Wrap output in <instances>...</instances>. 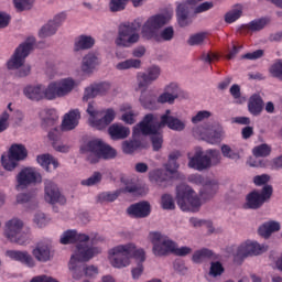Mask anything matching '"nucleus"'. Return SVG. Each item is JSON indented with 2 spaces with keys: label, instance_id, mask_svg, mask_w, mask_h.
<instances>
[{
  "label": "nucleus",
  "instance_id": "nucleus-52",
  "mask_svg": "<svg viewBox=\"0 0 282 282\" xmlns=\"http://www.w3.org/2000/svg\"><path fill=\"white\" fill-rule=\"evenodd\" d=\"M161 206L163 210H175V200L171 194H163L161 197Z\"/></svg>",
  "mask_w": 282,
  "mask_h": 282
},
{
  "label": "nucleus",
  "instance_id": "nucleus-43",
  "mask_svg": "<svg viewBox=\"0 0 282 282\" xmlns=\"http://www.w3.org/2000/svg\"><path fill=\"white\" fill-rule=\"evenodd\" d=\"M142 65V62L140 59H126L123 62H120L116 65V69L119 72H122L124 69H140V66Z\"/></svg>",
  "mask_w": 282,
  "mask_h": 282
},
{
  "label": "nucleus",
  "instance_id": "nucleus-55",
  "mask_svg": "<svg viewBox=\"0 0 282 282\" xmlns=\"http://www.w3.org/2000/svg\"><path fill=\"white\" fill-rule=\"evenodd\" d=\"M221 153L224 158H228L229 160H239L241 156L239 155V152L230 149V145L223 144L221 145Z\"/></svg>",
  "mask_w": 282,
  "mask_h": 282
},
{
  "label": "nucleus",
  "instance_id": "nucleus-27",
  "mask_svg": "<svg viewBox=\"0 0 282 282\" xmlns=\"http://www.w3.org/2000/svg\"><path fill=\"white\" fill-rule=\"evenodd\" d=\"M7 254L10 259H13V261H19L20 263H23V265H28V268H34V265H36L34 258H32L28 251L10 250L7 251Z\"/></svg>",
  "mask_w": 282,
  "mask_h": 282
},
{
  "label": "nucleus",
  "instance_id": "nucleus-62",
  "mask_svg": "<svg viewBox=\"0 0 282 282\" xmlns=\"http://www.w3.org/2000/svg\"><path fill=\"white\" fill-rule=\"evenodd\" d=\"M17 202L18 204H30V202H36V198L32 194L22 193L17 195Z\"/></svg>",
  "mask_w": 282,
  "mask_h": 282
},
{
  "label": "nucleus",
  "instance_id": "nucleus-13",
  "mask_svg": "<svg viewBox=\"0 0 282 282\" xmlns=\"http://www.w3.org/2000/svg\"><path fill=\"white\" fill-rule=\"evenodd\" d=\"M273 188L272 185H264L261 192L254 189L246 196L245 208L250 210H259L263 204L272 197Z\"/></svg>",
  "mask_w": 282,
  "mask_h": 282
},
{
  "label": "nucleus",
  "instance_id": "nucleus-41",
  "mask_svg": "<svg viewBox=\"0 0 282 282\" xmlns=\"http://www.w3.org/2000/svg\"><path fill=\"white\" fill-rule=\"evenodd\" d=\"M37 164H40L43 169L50 172V165H53V169H58V161L54 159L53 155L42 154L37 156Z\"/></svg>",
  "mask_w": 282,
  "mask_h": 282
},
{
  "label": "nucleus",
  "instance_id": "nucleus-1",
  "mask_svg": "<svg viewBox=\"0 0 282 282\" xmlns=\"http://www.w3.org/2000/svg\"><path fill=\"white\" fill-rule=\"evenodd\" d=\"M109 259L112 268H127L131 264V259L139 261L135 268H132V279L138 280L144 272L143 261H147V253L143 249H137L135 245H119L109 251Z\"/></svg>",
  "mask_w": 282,
  "mask_h": 282
},
{
  "label": "nucleus",
  "instance_id": "nucleus-44",
  "mask_svg": "<svg viewBox=\"0 0 282 282\" xmlns=\"http://www.w3.org/2000/svg\"><path fill=\"white\" fill-rule=\"evenodd\" d=\"M140 147H142L140 140H126L122 142L121 149L126 155H131V153H135Z\"/></svg>",
  "mask_w": 282,
  "mask_h": 282
},
{
  "label": "nucleus",
  "instance_id": "nucleus-21",
  "mask_svg": "<svg viewBox=\"0 0 282 282\" xmlns=\"http://www.w3.org/2000/svg\"><path fill=\"white\" fill-rule=\"evenodd\" d=\"M127 213L132 219H147L151 215V204L147 200L134 203L127 208Z\"/></svg>",
  "mask_w": 282,
  "mask_h": 282
},
{
  "label": "nucleus",
  "instance_id": "nucleus-11",
  "mask_svg": "<svg viewBox=\"0 0 282 282\" xmlns=\"http://www.w3.org/2000/svg\"><path fill=\"white\" fill-rule=\"evenodd\" d=\"M74 87H76V82L72 78H65L61 82H52L45 88L44 86V98L46 100H56V98H63L67 94H72Z\"/></svg>",
  "mask_w": 282,
  "mask_h": 282
},
{
  "label": "nucleus",
  "instance_id": "nucleus-14",
  "mask_svg": "<svg viewBox=\"0 0 282 282\" xmlns=\"http://www.w3.org/2000/svg\"><path fill=\"white\" fill-rule=\"evenodd\" d=\"M34 37H29L24 43L19 45L13 56L7 63L8 69H19V67H23L25 58L30 56V52H32L34 47Z\"/></svg>",
  "mask_w": 282,
  "mask_h": 282
},
{
  "label": "nucleus",
  "instance_id": "nucleus-45",
  "mask_svg": "<svg viewBox=\"0 0 282 282\" xmlns=\"http://www.w3.org/2000/svg\"><path fill=\"white\" fill-rule=\"evenodd\" d=\"M268 23H270V18H260L249 22L246 28L251 32H260V30H263Z\"/></svg>",
  "mask_w": 282,
  "mask_h": 282
},
{
  "label": "nucleus",
  "instance_id": "nucleus-2",
  "mask_svg": "<svg viewBox=\"0 0 282 282\" xmlns=\"http://www.w3.org/2000/svg\"><path fill=\"white\" fill-rule=\"evenodd\" d=\"M89 241V236L78 234L76 230H66L61 237V243L67 246L68 243H78L75 253L70 257L68 268L69 270H78V263L89 261L100 254L101 250L98 247H89L86 242Z\"/></svg>",
  "mask_w": 282,
  "mask_h": 282
},
{
  "label": "nucleus",
  "instance_id": "nucleus-9",
  "mask_svg": "<svg viewBox=\"0 0 282 282\" xmlns=\"http://www.w3.org/2000/svg\"><path fill=\"white\" fill-rule=\"evenodd\" d=\"M138 30H140L139 22L121 24L119 26L118 37L116 39V45L118 47H131V45L138 43L140 41Z\"/></svg>",
  "mask_w": 282,
  "mask_h": 282
},
{
  "label": "nucleus",
  "instance_id": "nucleus-49",
  "mask_svg": "<svg viewBox=\"0 0 282 282\" xmlns=\"http://www.w3.org/2000/svg\"><path fill=\"white\" fill-rule=\"evenodd\" d=\"M254 158H268L272 153V148L267 143H262L258 147H254L252 150Z\"/></svg>",
  "mask_w": 282,
  "mask_h": 282
},
{
  "label": "nucleus",
  "instance_id": "nucleus-34",
  "mask_svg": "<svg viewBox=\"0 0 282 282\" xmlns=\"http://www.w3.org/2000/svg\"><path fill=\"white\" fill-rule=\"evenodd\" d=\"M87 261H82L77 263L76 270H70L73 272V279H80L83 276V271L85 272L86 276H96L98 274V268L95 265H88L86 268H83L82 263H86Z\"/></svg>",
  "mask_w": 282,
  "mask_h": 282
},
{
  "label": "nucleus",
  "instance_id": "nucleus-35",
  "mask_svg": "<svg viewBox=\"0 0 282 282\" xmlns=\"http://www.w3.org/2000/svg\"><path fill=\"white\" fill-rule=\"evenodd\" d=\"M172 177L166 170H154L150 172V180L159 186H164V182H169Z\"/></svg>",
  "mask_w": 282,
  "mask_h": 282
},
{
  "label": "nucleus",
  "instance_id": "nucleus-48",
  "mask_svg": "<svg viewBox=\"0 0 282 282\" xmlns=\"http://www.w3.org/2000/svg\"><path fill=\"white\" fill-rule=\"evenodd\" d=\"M57 28L54 25V22L48 21L47 24L42 26L39 32L40 39H47V36H54L57 32Z\"/></svg>",
  "mask_w": 282,
  "mask_h": 282
},
{
  "label": "nucleus",
  "instance_id": "nucleus-61",
  "mask_svg": "<svg viewBox=\"0 0 282 282\" xmlns=\"http://www.w3.org/2000/svg\"><path fill=\"white\" fill-rule=\"evenodd\" d=\"M264 55H265V51L257 50L251 53H247V54L242 55V58H245L247 61H259V58H263Z\"/></svg>",
  "mask_w": 282,
  "mask_h": 282
},
{
  "label": "nucleus",
  "instance_id": "nucleus-26",
  "mask_svg": "<svg viewBox=\"0 0 282 282\" xmlns=\"http://www.w3.org/2000/svg\"><path fill=\"white\" fill-rule=\"evenodd\" d=\"M80 120V110L74 109L64 116L62 122V131H72L78 127V121Z\"/></svg>",
  "mask_w": 282,
  "mask_h": 282
},
{
  "label": "nucleus",
  "instance_id": "nucleus-32",
  "mask_svg": "<svg viewBox=\"0 0 282 282\" xmlns=\"http://www.w3.org/2000/svg\"><path fill=\"white\" fill-rule=\"evenodd\" d=\"M108 132L112 140H124V138H129L131 130L122 124L113 123L109 127Z\"/></svg>",
  "mask_w": 282,
  "mask_h": 282
},
{
  "label": "nucleus",
  "instance_id": "nucleus-22",
  "mask_svg": "<svg viewBox=\"0 0 282 282\" xmlns=\"http://www.w3.org/2000/svg\"><path fill=\"white\" fill-rule=\"evenodd\" d=\"M160 67L159 66H152L148 68V73H139L138 74V83H139V89H147L153 80H158L160 78Z\"/></svg>",
  "mask_w": 282,
  "mask_h": 282
},
{
  "label": "nucleus",
  "instance_id": "nucleus-53",
  "mask_svg": "<svg viewBox=\"0 0 282 282\" xmlns=\"http://www.w3.org/2000/svg\"><path fill=\"white\" fill-rule=\"evenodd\" d=\"M102 182V174L100 172H94V174L82 181L83 186H96V184H100Z\"/></svg>",
  "mask_w": 282,
  "mask_h": 282
},
{
  "label": "nucleus",
  "instance_id": "nucleus-30",
  "mask_svg": "<svg viewBox=\"0 0 282 282\" xmlns=\"http://www.w3.org/2000/svg\"><path fill=\"white\" fill-rule=\"evenodd\" d=\"M263 98L259 94H253L248 100V111L251 116H259L263 113Z\"/></svg>",
  "mask_w": 282,
  "mask_h": 282
},
{
  "label": "nucleus",
  "instance_id": "nucleus-50",
  "mask_svg": "<svg viewBox=\"0 0 282 282\" xmlns=\"http://www.w3.org/2000/svg\"><path fill=\"white\" fill-rule=\"evenodd\" d=\"M224 272H226V269L224 268V264H221V262L219 261L210 262L209 276L217 279V276H221Z\"/></svg>",
  "mask_w": 282,
  "mask_h": 282
},
{
  "label": "nucleus",
  "instance_id": "nucleus-57",
  "mask_svg": "<svg viewBox=\"0 0 282 282\" xmlns=\"http://www.w3.org/2000/svg\"><path fill=\"white\" fill-rule=\"evenodd\" d=\"M189 224H192V226H194V228H199L202 226H207V228L209 229V232H215V229H213V223L212 221L202 220L199 218H191Z\"/></svg>",
  "mask_w": 282,
  "mask_h": 282
},
{
  "label": "nucleus",
  "instance_id": "nucleus-51",
  "mask_svg": "<svg viewBox=\"0 0 282 282\" xmlns=\"http://www.w3.org/2000/svg\"><path fill=\"white\" fill-rule=\"evenodd\" d=\"M223 135H224V130L221 128L214 129L207 135V142L209 144H219V142H221Z\"/></svg>",
  "mask_w": 282,
  "mask_h": 282
},
{
  "label": "nucleus",
  "instance_id": "nucleus-28",
  "mask_svg": "<svg viewBox=\"0 0 282 282\" xmlns=\"http://www.w3.org/2000/svg\"><path fill=\"white\" fill-rule=\"evenodd\" d=\"M32 254L36 261L47 263V261L52 259V249L48 247V245L37 243L33 249Z\"/></svg>",
  "mask_w": 282,
  "mask_h": 282
},
{
  "label": "nucleus",
  "instance_id": "nucleus-36",
  "mask_svg": "<svg viewBox=\"0 0 282 282\" xmlns=\"http://www.w3.org/2000/svg\"><path fill=\"white\" fill-rule=\"evenodd\" d=\"M97 65L98 57L94 55V53H89L83 58L82 72H84L85 74H91V72L96 69Z\"/></svg>",
  "mask_w": 282,
  "mask_h": 282
},
{
  "label": "nucleus",
  "instance_id": "nucleus-18",
  "mask_svg": "<svg viewBox=\"0 0 282 282\" xmlns=\"http://www.w3.org/2000/svg\"><path fill=\"white\" fill-rule=\"evenodd\" d=\"M188 158V167L194 169V171H207L210 169V160L208 155H206V151L202 150V148H197L192 155L187 154Z\"/></svg>",
  "mask_w": 282,
  "mask_h": 282
},
{
  "label": "nucleus",
  "instance_id": "nucleus-58",
  "mask_svg": "<svg viewBox=\"0 0 282 282\" xmlns=\"http://www.w3.org/2000/svg\"><path fill=\"white\" fill-rule=\"evenodd\" d=\"M212 113L208 110H200L198 111L194 117H192L193 124H197L199 122H203V120H208L210 118Z\"/></svg>",
  "mask_w": 282,
  "mask_h": 282
},
{
  "label": "nucleus",
  "instance_id": "nucleus-5",
  "mask_svg": "<svg viewBox=\"0 0 282 282\" xmlns=\"http://www.w3.org/2000/svg\"><path fill=\"white\" fill-rule=\"evenodd\" d=\"M162 129L158 124V115L148 113L143 117L142 121H140L134 128L132 135L133 138H138V135H151V142L153 147V151H159L162 149V144L164 142Z\"/></svg>",
  "mask_w": 282,
  "mask_h": 282
},
{
  "label": "nucleus",
  "instance_id": "nucleus-39",
  "mask_svg": "<svg viewBox=\"0 0 282 282\" xmlns=\"http://www.w3.org/2000/svg\"><path fill=\"white\" fill-rule=\"evenodd\" d=\"M205 259H217V256L213 252V250L203 248L194 252L192 260L194 263H203Z\"/></svg>",
  "mask_w": 282,
  "mask_h": 282
},
{
  "label": "nucleus",
  "instance_id": "nucleus-8",
  "mask_svg": "<svg viewBox=\"0 0 282 282\" xmlns=\"http://www.w3.org/2000/svg\"><path fill=\"white\" fill-rule=\"evenodd\" d=\"M57 122L58 113L56 112V109L46 110V117L42 121V127L43 129H50V127H54V129L48 132V139L52 140L53 148L59 153H69L68 145L58 144V140H61V130L58 127H56Z\"/></svg>",
  "mask_w": 282,
  "mask_h": 282
},
{
  "label": "nucleus",
  "instance_id": "nucleus-64",
  "mask_svg": "<svg viewBox=\"0 0 282 282\" xmlns=\"http://www.w3.org/2000/svg\"><path fill=\"white\" fill-rule=\"evenodd\" d=\"M122 193H131L132 195H142V187L139 185H127Z\"/></svg>",
  "mask_w": 282,
  "mask_h": 282
},
{
  "label": "nucleus",
  "instance_id": "nucleus-25",
  "mask_svg": "<svg viewBox=\"0 0 282 282\" xmlns=\"http://www.w3.org/2000/svg\"><path fill=\"white\" fill-rule=\"evenodd\" d=\"M178 96L180 87L177 86V84L172 83L165 88V93L159 96L156 102H160L161 105H164L165 102L173 105Z\"/></svg>",
  "mask_w": 282,
  "mask_h": 282
},
{
  "label": "nucleus",
  "instance_id": "nucleus-56",
  "mask_svg": "<svg viewBox=\"0 0 282 282\" xmlns=\"http://www.w3.org/2000/svg\"><path fill=\"white\" fill-rule=\"evenodd\" d=\"M13 3L19 12H23L24 10H32L34 0H13Z\"/></svg>",
  "mask_w": 282,
  "mask_h": 282
},
{
  "label": "nucleus",
  "instance_id": "nucleus-40",
  "mask_svg": "<svg viewBox=\"0 0 282 282\" xmlns=\"http://www.w3.org/2000/svg\"><path fill=\"white\" fill-rule=\"evenodd\" d=\"M243 14V6L235 4L234 8L225 14V21L227 23H235V21H239L241 15Z\"/></svg>",
  "mask_w": 282,
  "mask_h": 282
},
{
  "label": "nucleus",
  "instance_id": "nucleus-54",
  "mask_svg": "<svg viewBox=\"0 0 282 282\" xmlns=\"http://www.w3.org/2000/svg\"><path fill=\"white\" fill-rule=\"evenodd\" d=\"M269 72L273 78H278V80L282 82V59H278L273 65H271Z\"/></svg>",
  "mask_w": 282,
  "mask_h": 282
},
{
  "label": "nucleus",
  "instance_id": "nucleus-31",
  "mask_svg": "<svg viewBox=\"0 0 282 282\" xmlns=\"http://www.w3.org/2000/svg\"><path fill=\"white\" fill-rule=\"evenodd\" d=\"M24 96L29 98V100H39L45 99L44 86L36 85V86H26L23 90Z\"/></svg>",
  "mask_w": 282,
  "mask_h": 282
},
{
  "label": "nucleus",
  "instance_id": "nucleus-19",
  "mask_svg": "<svg viewBox=\"0 0 282 282\" xmlns=\"http://www.w3.org/2000/svg\"><path fill=\"white\" fill-rule=\"evenodd\" d=\"M18 186L17 188H26L30 184H36L43 182L41 174L32 167H25L17 175Z\"/></svg>",
  "mask_w": 282,
  "mask_h": 282
},
{
  "label": "nucleus",
  "instance_id": "nucleus-59",
  "mask_svg": "<svg viewBox=\"0 0 282 282\" xmlns=\"http://www.w3.org/2000/svg\"><path fill=\"white\" fill-rule=\"evenodd\" d=\"M206 39V34L204 33H196L194 35H191L187 40L188 45H202L204 43V40Z\"/></svg>",
  "mask_w": 282,
  "mask_h": 282
},
{
  "label": "nucleus",
  "instance_id": "nucleus-12",
  "mask_svg": "<svg viewBox=\"0 0 282 282\" xmlns=\"http://www.w3.org/2000/svg\"><path fill=\"white\" fill-rule=\"evenodd\" d=\"M28 158V149L21 143H14L9 149V155L1 156V163L6 171H14L19 162Z\"/></svg>",
  "mask_w": 282,
  "mask_h": 282
},
{
  "label": "nucleus",
  "instance_id": "nucleus-47",
  "mask_svg": "<svg viewBox=\"0 0 282 282\" xmlns=\"http://www.w3.org/2000/svg\"><path fill=\"white\" fill-rule=\"evenodd\" d=\"M209 160V169L212 166H217L221 162V152L216 149H208L205 151Z\"/></svg>",
  "mask_w": 282,
  "mask_h": 282
},
{
  "label": "nucleus",
  "instance_id": "nucleus-60",
  "mask_svg": "<svg viewBox=\"0 0 282 282\" xmlns=\"http://www.w3.org/2000/svg\"><path fill=\"white\" fill-rule=\"evenodd\" d=\"M127 8V0H111L110 10L111 12H120Z\"/></svg>",
  "mask_w": 282,
  "mask_h": 282
},
{
  "label": "nucleus",
  "instance_id": "nucleus-16",
  "mask_svg": "<svg viewBox=\"0 0 282 282\" xmlns=\"http://www.w3.org/2000/svg\"><path fill=\"white\" fill-rule=\"evenodd\" d=\"M188 182L196 184L197 186H203L200 189V197H203V199H210V197H214L217 194V191H219V183L217 181H210L202 176V174H193L188 176Z\"/></svg>",
  "mask_w": 282,
  "mask_h": 282
},
{
  "label": "nucleus",
  "instance_id": "nucleus-17",
  "mask_svg": "<svg viewBox=\"0 0 282 282\" xmlns=\"http://www.w3.org/2000/svg\"><path fill=\"white\" fill-rule=\"evenodd\" d=\"M44 199L47 204H67V198L61 193L58 185L50 180L44 182Z\"/></svg>",
  "mask_w": 282,
  "mask_h": 282
},
{
  "label": "nucleus",
  "instance_id": "nucleus-46",
  "mask_svg": "<svg viewBox=\"0 0 282 282\" xmlns=\"http://www.w3.org/2000/svg\"><path fill=\"white\" fill-rule=\"evenodd\" d=\"M118 197H120V189L115 192H102L97 196V202H99V204H105V202L111 203L116 202Z\"/></svg>",
  "mask_w": 282,
  "mask_h": 282
},
{
  "label": "nucleus",
  "instance_id": "nucleus-10",
  "mask_svg": "<svg viewBox=\"0 0 282 282\" xmlns=\"http://www.w3.org/2000/svg\"><path fill=\"white\" fill-rule=\"evenodd\" d=\"M176 203L183 212L192 210V213H195L202 206V199L198 198L191 186L177 188Z\"/></svg>",
  "mask_w": 282,
  "mask_h": 282
},
{
  "label": "nucleus",
  "instance_id": "nucleus-63",
  "mask_svg": "<svg viewBox=\"0 0 282 282\" xmlns=\"http://www.w3.org/2000/svg\"><path fill=\"white\" fill-rule=\"evenodd\" d=\"M10 120V113L8 111H4L0 115V133H3V131H7L8 127H10V123L8 122Z\"/></svg>",
  "mask_w": 282,
  "mask_h": 282
},
{
  "label": "nucleus",
  "instance_id": "nucleus-4",
  "mask_svg": "<svg viewBox=\"0 0 282 282\" xmlns=\"http://www.w3.org/2000/svg\"><path fill=\"white\" fill-rule=\"evenodd\" d=\"M164 25H166V17L164 14L152 15L143 24L141 34L147 41H151V39H154V41H173L175 36L173 26H166L158 34V30L164 28Z\"/></svg>",
  "mask_w": 282,
  "mask_h": 282
},
{
  "label": "nucleus",
  "instance_id": "nucleus-20",
  "mask_svg": "<svg viewBox=\"0 0 282 282\" xmlns=\"http://www.w3.org/2000/svg\"><path fill=\"white\" fill-rule=\"evenodd\" d=\"M156 124L163 129V127H169L172 131H184L186 129V122L180 120L177 117L171 116V110L167 109L164 115L158 117Z\"/></svg>",
  "mask_w": 282,
  "mask_h": 282
},
{
  "label": "nucleus",
  "instance_id": "nucleus-33",
  "mask_svg": "<svg viewBox=\"0 0 282 282\" xmlns=\"http://www.w3.org/2000/svg\"><path fill=\"white\" fill-rule=\"evenodd\" d=\"M279 230H281V224L272 220L264 223L262 226H260L258 232L260 237H264V239H268L271 237L272 232H279Z\"/></svg>",
  "mask_w": 282,
  "mask_h": 282
},
{
  "label": "nucleus",
  "instance_id": "nucleus-42",
  "mask_svg": "<svg viewBox=\"0 0 282 282\" xmlns=\"http://www.w3.org/2000/svg\"><path fill=\"white\" fill-rule=\"evenodd\" d=\"M140 102L143 109H149L150 111L158 109V99L153 95L145 96V94L142 93Z\"/></svg>",
  "mask_w": 282,
  "mask_h": 282
},
{
  "label": "nucleus",
  "instance_id": "nucleus-15",
  "mask_svg": "<svg viewBox=\"0 0 282 282\" xmlns=\"http://www.w3.org/2000/svg\"><path fill=\"white\" fill-rule=\"evenodd\" d=\"M23 230V221L17 218L9 220L6 224L4 236L11 243L25 246L28 243V235L21 232Z\"/></svg>",
  "mask_w": 282,
  "mask_h": 282
},
{
  "label": "nucleus",
  "instance_id": "nucleus-38",
  "mask_svg": "<svg viewBox=\"0 0 282 282\" xmlns=\"http://www.w3.org/2000/svg\"><path fill=\"white\" fill-rule=\"evenodd\" d=\"M96 44V40L89 35H80L77 41H75L74 50L75 52H80V50H91V46Z\"/></svg>",
  "mask_w": 282,
  "mask_h": 282
},
{
  "label": "nucleus",
  "instance_id": "nucleus-24",
  "mask_svg": "<svg viewBox=\"0 0 282 282\" xmlns=\"http://www.w3.org/2000/svg\"><path fill=\"white\" fill-rule=\"evenodd\" d=\"M99 116L102 117L100 119L91 120V127H96V129H105L116 120V110H113V108H108L99 111Z\"/></svg>",
  "mask_w": 282,
  "mask_h": 282
},
{
  "label": "nucleus",
  "instance_id": "nucleus-23",
  "mask_svg": "<svg viewBox=\"0 0 282 282\" xmlns=\"http://www.w3.org/2000/svg\"><path fill=\"white\" fill-rule=\"evenodd\" d=\"M109 89H111L110 83L93 84L85 89L83 100L87 102V100H91V98H96V96H105Z\"/></svg>",
  "mask_w": 282,
  "mask_h": 282
},
{
  "label": "nucleus",
  "instance_id": "nucleus-7",
  "mask_svg": "<svg viewBox=\"0 0 282 282\" xmlns=\"http://www.w3.org/2000/svg\"><path fill=\"white\" fill-rule=\"evenodd\" d=\"M227 252L232 254L235 263H241L247 257H259L263 252H268V246L260 245L257 241H247L240 246H231L227 248Z\"/></svg>",
  "mask_w": 282,
  "mask_h": 282
},
{
  "label": "nucleus",
  "instance_id": "nucleus-37",
  "mask_svg": "<svg viewBox=\"0 0 282 282\" xmlns=\"http://www.w3.org/2000/svg\"><path fill=\"white\" fill-rule=\"evenodd\" d=\"M180 155H182L180 151H174L170 153L169 161L165 164L166 173H169L172 176L175 175V173H177V170L180 169V164H177V160H180Z\"/></svg>",
  "mask_w": 282,
  "mask_h": 282
},
{
  "label": "nucleus",
  "instance_id": "nucleus-6",
  "mask_svg": "<svg viewBox=\"0 0 282 282\" xmlns=\"http://www.w3.org/2000/svg\"><path fill=\"white\" fill-rule=\"evenodd\" d=\"M82 153H87V161L90 164H98L101 158L104 160H111L116 156L113 148L105 144L100 140H91L80 147Z\"/></svg>",
  "mask_w": 282,
  "mask_h": 282
},
{
  "label": "nucleus",
  "instance_id": "nucleus-29",
  "mask_svg": "<svg viewBox=\"0 0 282 282\" xmlns=\"http://www.w3.org/2000/svg\"><path fill=\"white\" fill-rule=\"evenodd\" d=\"M191 14V6L187 3H181L176 8V18L177 23L181 28H186V25H191L192 21L189 18Z\"/></svg>",
  "mask_w": 282,
  "mask_h": 282
},
{
  "label": "nucleus",
  "instance_id": "nucleus-3",
  "mask_svg": "<svg viewBox=\"0 0 282 282\" xmlns=\"http://www.w3.org/2000/svg\"><path fill=\"white\" fill-rule=\"evenodd\" d=\"M149 239L153 245L152 251L155 257H166L167 254H175L176 257H186L193 252L189 247L177 248V243L171 240L169 236L162 235L159 231H151Z\"/></svg>",
  "mask_w": 282,
  "mask_h": 282
}]
</instances>
